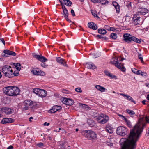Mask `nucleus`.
Returning <instances> with one entry per match:
<instances>
[{"label":"nucleus","instance_id":"nucleus-1","mask_svg":"<svg viewBox=\"0 0 149 149\" xmlns=\"http://www.w3.org/2000/svg\"><path fill=\"white\" fill-rule=\"evenodd\" d=\"M4 93L9 96H16L19 94L20 90L16 87L10 86L3 88Z\"/></svg>","mask_w":149,"mask_h":149},{"label":"nucleus","instance_id":"nucleus-2","mask_svg":"<svg viewBox=\"0 0 149 149\" xmlns=\"http://www.w3.org/2000/svg\"><path fill=\"white\" fill-rule=\"evenodd\" d=\"M124 40L128 43H132L133 41L136 43L140 44L141 42V40L138 39L136 37L132 36V35L128 33H125L123 35Z\"/></svg>","mask_w":149,"mask_h":149},{"label":"nucleus","instance_id":"nucleus-3","mask_svg":"<svg viewBox=\"0 0 149 149\" xmlns=\"http://www.w3.org/2000/svg\"><path fill=\"white\" fill-rule=\"evenodd\" d=\"M11 68V66L8 65H4L2 67V72L6 77L8 78L13 77V71Z\"/></svg>","mask_w":149,"mask_h":149},{"label":"nucleus","instance_id":"nucleus-4","mask_svg":"<svg viewBox=\"0 0 149 149\" xmlns=\"http://www.w3.org/2000/svg\"><path fill=\"white\" fill-rule=\"evenodd\" d=\"M82 133L84 134L86 138L88 140L95 139L97 137L96 133L91 130H84L82 132Z\"/></svg>","mask_w":149,"mask_h":149},{"label":"nucleus","instance_id":"nucleus-5","mask_svg":"<svg viewBox=\"0 0 149 149\" xmlns=\"http://www.w3.org/2000/svg\"><path fill=\"white\" fill-rule=\"evenodd\" d=\"M118 60L117 58L113 57L111 60L110 62L113 64H114L116 67L120 69L123 72H125L126 69L123 65L118 62Z\"/></svg>","mask_w":149,"mask_h":149},{"label":"nucleus","instance_id":"nucleus-6","mask_svg":"<svg viewBox=\"0 0 149 149\" xmlns=\"http://www.w3.org/2000/svg\"><path fill=\"white\" fill-rule=\"evenodd\" d=\"M98 122L102 124L106 123L109 120L108 116L105 114L101 113L97 118Z\"/></svg>","mask_w":149,"mask_h":149},{"label":"nucleus","instance_id":"nucleus-7","mask_svg":"<svg viewBox=\"0 0 149 149\" xmlns=\"http://www.w3.org/2000/svg\"><path fill=\"white\" fill-rule=\"evenodd\" d=\"M143 20L142 21L141 20L140 17L138 16L137 14L133 15L132 20V24L134 25H141L143 24Z\"/></svg>","mask_w":149,"mask_h":149},{"label":"nucleus","instance_id":"nucleus-8","mask_svg":"<svg viewBox=\"0 0 149 149\" xmlns=\"http://www.w3.org/2000/svg\"><path fill=\"white\" fill-rule=\"evenodd\" d=\"M33 92L38 96L43 97H45L47 95V91L38 88L33 89Z\"/></svg>","mask_w":149,"mask_h":149},{"label":"nucleus","instance_id":"nucleus-9","mask_svg":"<svg viewBox=\"0 0 149 149\" xmlns=\"http://www.w3.org/2000/svg\"><path fill=\"white\" fill-rule=\"evenodd\" d=\"M127 129L125 127L120 126L117 128L116 133L118 135L123 136L127 134Z\"/></svg>","mask_w":149,"mask_h":149},{"label":"nucleus","instance_id":"nucleus-10","mask_svg":"<svg viewBox=\"0 0 149 149\" xmlns=\"http://www.w3.org/2000/svg\"><path fill=\"white\" fill-rule=\"evenodd\" d=\"M30 100H25L22 103L21 106V109L22 111L28 110L30 104Z\"/></svg>","mask_w":149,"mask_h":149},{"label":"nucleus","instance_id":"nucleus-11","mask_svg":"<svg viewBox=\"0 0 149 149\" xmlns=\"http://www.w3.org/2000/svg\"><path fill=\"white\" fill-rule=\"evenodd\" d=\"M12 113V109L10 108L3 107L0 109V113L10 114Z\"/></svg>","mask_w":149,"mask_h":149},{"label":"nucleus","instance_id":"nucleus-12","mask_svg":"<svg viewBox=\"0 0 149 149\" xmlns=\"http://www.w3.org/2000/svg\"><path fill=\"white\" fill-rule=\"evenodd\" d=\"M3 52L4 54L3 55V57H7L8 56V55H12L15 56L16 54L15 52L8 50H5Z\"/></svg>","mask_w":149,"mask_h":149},{"label":"nucleus","instance_id":"nucleus-13","mask_svg":"<svg viewBox=\"0 0 149 149\" xmlns=\"http://www.w3.org/2000/svg\"><path fill=\"white\" fill-rule=\"evenodd\" d=\"M33 57L37 58L38 61L42 62H45L47 60L45 57L38 55L35 54L33 56Z\"/></svg>","mask_w":149,"mask_h":149},{"label":"nucleus","instance_id":"nucleus-14","mask_svg":"<svg viewBox=\"0 0 149 149\" xmlns=\"http://www.w3.org/2000/svg\"><path fill=\"white\" fill-rule=\"evenodd\" d=\"M14 120L11 118H4L2 120L1 123V124H6L8 123H11L13 122Z\"/></svg>","mask_w":149,"mask_h":149},{"label":"nucleus","instance_id":"nucleus-15","mask_svg":"<svg viewBox=\"0 0 149 149\" xmlns=\"http://www.w3.org/2000/svg\"><path fill=\"white\" fill-rule=\"evenodd\" d=\"M138 13L142 15H145L148 13V10L146 8L142 7L139 8L138 9Z\"/></svg>","mask_w":149,"mask_h":149},{"label":"nucleus","instance_id":"nucleus-16","mask_svg":"<svg viewBox=\"0 0 149 149\" xmlns=\"http://www.w3.org/2000/svg\"><path fill=\"white\" fill-rule=\"evenodd\" d=\"M56 60L57 62L61 65L65 66H67L65 60L61 58L60 57H57L56 58Z\"/></svg>","mask_w":149,"mask_h":149},{"label":"nucleus","instance_id":"nucleus-17","mask_svg":"<svg viewBox=\"0 0 149 149\" xmlns=\"http://www.w3.org/2000/svg\"><path fill=\"white\" fill-rule=\"evenodd\" d=\"M88 25L90 29H92L93 30H96L97 29V26L96 24L93 22H89L88 24Z\"/></svg>","mask_w":149,"mask_h":149},{"label":"nucleus","instance_id":"nucleus-18","mask_svg":"<svg viewBox=\"0 0 149 149\" xmlns=\"http://www.w3.org/2000/svg\"><path fill=\"white\" fill-rule=\"evenodd\" d=\"M112 4L116 9V13H119L120 11V6L116 1H113L112 2Z\"/></svg>","mask_w":149,"mask_h":149},{"label":"nucleus","instance_id":"nucleus-19","mask_svg":"<svg viewBox=\"0 0 149 149\" xmlns=\"http://www.w3.org/2000/svg\"><path fill=\"white\" fill-rule=\"evenodd\" d=\"M96 37L99 39H101V40L103 41H109V38L106 36H104L102 35H97Z\"/></svg>","mask_w":149,"mask_h":149},{"label":"nucleus","instance_id":"nucleus-20","mask_svg":"<svg viewBox=\"0 0 149 149\" xmlns=\"http://www.w3.org/2000/svg\"><path fill=\"white\" fill-rule=\"evenodd\" d=\"M30 101L29 108H31L33 110H34L37 107V104L36 102H33L31 100H30Z\"/></svg>","mask_w":149,"mask_h":149},{"label":"nucleus","instance_id":"nucleus-21","mask_svg":"<svg viewBox=\"0 0 149 149\" xmlns=\"http://www.w3.org/2000/svg\"><path fill=\"white\" fill-rule=\"evenodd\" d=\"M120 95L124 97H126L127 100L130 101H131L134 104H136L135 101L133 100V99L131 97L123 93H120Z\"/></svg>","mask_w":149,"mask_h":149},{"label":"nucleus","instance_id":"nucleus-22","mask_svg":"<svg viewBox=\"0 0 149 149\" xmlns=\"http://www.w3.org/2000/svg\"><path fill=\"white\" fill-rule=\"evenodd\" d=\"M31 72L35 75H40V70L38 68L34 69L31 71Z\"/></svg>","mask_w":149,"mask_h":149},{"label":"nucleus","instance_id":"nucleus-23","mask_svg":"<svg viewBox=\"0 0 149 149\" xmlns=\"http://www.w3.org/2000/svg\"><path fill=\"white\" fill-rule=\"evenodd\" d=\"M95 88L98 90L102 92H104L105 90V88L104 87L100 85H96L95 86Z\"/></svg>","mask_w":149,"mask_h":149},{"label":"nucleus","instance_id":"nucleus-24","mask_svg":"<svg viewBox=\"0 0 149 149\" xmlns=\"http://www.w3.org/2000/svg\"><path fill=\"white\" fill-rule=\"evenodd\" d=\"M87 68L89 69H94L96 68V66L93 63H86Z\"/></svg>","mask_w":149,"mask_h":149},{"label":"nucleus","instance_id":"nucleus-25","mask_svg":"<svg viewBox=\"0 0 149 149\" xmlns=\"http://www.w3.org/2000/svg\"><path fill=\"white\" fill-rule=\"evenodd\" d=\"M63 3L68 6H70L72 4V2L70 0H63Z\"/></svg>","mask_w":149,"mask_h":149},{"label":"nucleus","instance_id":"nucleus-26","mask_svg":"<svg viewBox=\"0 0 149 149\" xmlns=\"http://www.w3.org/2000/svg\"><path fill=\"white\" fill-rule=\"evenodd\" d=\"M98 33L104 35L106 34L107 32L106 30L104 29H99L98 30Z\"/></svg>","mask_w":149,"mask_h":149},{"label":"nucleus","instance_id":"nucleus-27","mask_svg":"<svg viewBox=\"0 0 149 149\" xmlns=\"http://www.w3.org/2000/svg\"><path fill=\"white\" fill-rule=\"evenodd\" d=\"M13 65L18 71H20L21 69V65L19 63H13Z\"/></svg>","mask_w":149,"mask_h":149},{"label":"nucleus","instance_id":"nucleus-28","mask_svg":"<svg viewBox=\"0 0 149 149\" xmlns=\"http://www.w3.org/2000/svg\"><path fill=\"white\" fill-rule=\"evenodd\" d=\"M105 130L107 132L109 133H111L113 132L112 128L109 126L106 127Z\"/></svg>","mask_w":149,"mask_h":149},{"label":"nucleus","instance_id":"nucleus-29","mask_svg":"<svg viewBox=\"0 0 149 149\" xmlns=\"http://www.w3.org/2000/svg\"><path fill=\"white\" fill-rule=\"evenodd\" d=\"M91 13L92 15L95 17H96L97 19H99L100 18L97 15V12L93 10H91Z\"/></svg>","mask_w":149,"mask_h":149},{"label":"nucleus","instance_id":"nucleus-30","mask_svg":"<svg viewBox=\"0 0 149 149\" xmlns=\"http://www.w3.org/2000/svg\"><path fill=\"white\" fill-rule=\"evenodd\" d=\"M74 103V101L69 98H68V101L67 103V105H72Z\"/></svg>","mask_w":149,"mask_h":149},{"label":"nucleus","instance_id":"nucleus-31","mask_svg":"<svg viewBox=\"0 0 149 149\" xmlns=\"http://www.w3.org/2000/svg\"><path fill=\"white\" fill-rule=\"evenodd\" d=\"M53 107H54V109L56 110V112L61 109V107L60 106L55 105Z\"/></svg>","mask_w":149,"mask_h":149},{"label":"nucleus","instance_id":"nucleus-32","mask_svg":"<svg viewBox=\"0 0 149 149\" xmlns=\"http://www.w3.org/2000/svg\"><path fill=\"white\" fill-rule=\"evenodd\" d=\"M127 112L128 114L130 115V116L131 115H133L135 114L133 110L127 109Z\"/></svg>","mask_w":149,"mask_h":149},{"label":"nucleus","instance_id":"nucleus-33","mask_svg":"<svg viewBox=\"0 0 149 149\" xmlns=\"http://www.w3.org/2000/svg\"><path fill=\"white\" fill-rule=\"evenodd\" d=\"M110 37L112 39L116 40L117 37V34L114 33H112L110 35Z\"/></svg>","mask_w":149,"mask_h":149},{"label":"nucleus","instance_id":"nucleus-34","mask_svg":"<svg viewBox=\"0 0 149 149\" xmlns=\"http://www.w3.org/2000/svg\"><path fill=\"white\" fill-rule=\"evenodd\" d=\"M63 15L64 17H67L68 16L69 13L67 9L63 10Z\"/></svg>","mask_w":149,"mask_h":149},{"label":"nucleus","instance_id":"nucleus-35","mask_svg":"<svg viewBox=\"0 0 149 149\" xmlns=\"http://www.w3.org/2000/svg\"><path fill=\"white\" fill-rule=\"evenodd\" d=\"M68 99V98H63L61 99V100L63 104L66 105Z\"/></svg>","mask_w":149,"mask_h":149},{"label":"nucleus","instance_id":"nucleus-36","mask_svg":"<svg viewBox=\"0 0 149 149\" xmlns=\"http://www.w3.org/2000/svg\"><path fill=\"white\" fill-rule=\"evenodd\" d=\"M102 5L106 4L107 3H108V1L107 0H100L99 3Z\"/></svg>","mask_w":149,"mask_h":149},{"label":"nucleus","instance_id":"nucleus-37","mask_svg":"<svg viewBox=\"0 0 149 149\" xmlns=\"http://www.w3.org/2000/svg\"><path fill=\"white\" fill-rule=\"evenodd\" d=\"M138 57L139 59L140 60L141 62L142 63H143L144 62L143 60V56H142V55L141 54H140L139 53L138 54Z\"/></svg>","mask_w":149,"mask_h":149},{"label":"nucleus","instance_id":"nucleus-38","mask_svg":"<svg viewBox=\"0 0 149 149\" xmlns=\"http://www.w3.org/2000/svg\"><path fill=\"white\" fill-rule=\"evenodd\" d=\"M18 71H19L17 70L14 71L13 73V77L14 76H18L19 75V74Z\"/></svg>","mask_w":149,"mask_h":149},{"label":"nucleus","instance_id":"nucleus-39","mask_svg":"<svg viewBox=\"0 0 149 149\" xmlns=\"http://www.w3.org/2000/svg\"><path fill=\"white\" fill-rule=\"evenodd\" d=\"M126 123L128 127L130 128L132 127V125L131 123L129 120H128L127 122H126Z\"/></svg>","mask_w":149,"mask_h":149},{"label":"nucleus","instance_id":"nucleus-40","mask_svg":"<svg viewBox=\"0 0 149 149\" xmlns=\"http://www.w3.org/2000/svg\"><path fill=\"white\" fill-rule=\"evenodd\" d=\"M109 77H110L111 79H117V77L116 76L111 73L109 75Z\"/></svg>","mask_w":149,"mask_h":149},{"label":"nucleus","instance_id":"nucleus-41","mask_svg":"<svg viewBox=\"0 0 149 149\" xmlns=\"http://www.w3.org/2000/svg\"><path fill=\"white\" fill-rule=\"evenodd\" d=\"M62 92L65 94H68L70 93V91L68 90L64 89L62 90Z\"/></svg>","mask_w":149,"mask_h":149},{"label":"nucleus","instance_id":"nucleus-42","mask_svg":"<svg viewBox=\"0 0 149 149\" xmlns=\"http://www.w3.org/2000/svg\"><path fill=\"white\" fill-rule=\"evenodd\" d=\"M45 62H42L41 63V66L44 68H46L48 66V65L45 63Z\"/></svg>","mask_w":149,"mask_h":149},{"label":"nucleus","instance_id":"nucleus-43","mask_svg":"<svg viewBox=\"0 0 149 149\" xmlns=\"http://www.w3.org/2000/svg\"><path fill=\"white\" fill-rule=\"evenodd\" d=\"M141 75L143 76V77H146L147 76V74L146 72H142L141 71Z\"/></svg>","mask_w":149,"mask_h":149},{"label":"nucleus","instance_id":"nucleus-44","mask_svg":"<svg viewBox=\"0 0 149 149\" xmlns=\"http://www.w3.org/2000/svg\"><path fill=\"white\" fill-rule=\"evenodd\" d=\"M49 111L51 113H54L56 112V110L54 109V107H53L51 109L49 110Z\"/></svg>","mask_w":149,"mask_h":149},{"label":"nucleus","instance_id":"nucleus-45","mask_svg":"<svg viewBox=\"0 0 149 149\" xmlns=\"http://www.w3.org/2000/svg\"><path fill=\"white\" fill-rule=\"evenodd\" d=\"M75 91L77 92L81 93L82 90L81 89L79 88H77L75 89Z\"/></svg>","mask_w":149,"mask_h":149},{"label":"nucleus","instance_id":"nucleus-46","mask_svg":"<svg viewBox=\"0 0 149 149\" xmlns=\"http://www.w3.org/2000/svg\"><path fill=\"white\" fill-rule=\"evenodd\" d=\"M132 71L133 72L136 74L137 72H138V70L135 68H132Z\"/></svg>","mask_w":149,"mask_h":149},{"label":"nucleus","instance_id":"nucleus-47","mask_svg":"<svg viewBox=\"0 0 149 149\" xmlns=\"http://www.w3.org/2000/svg\"><path fill=\"white\" fill-rule=\"evenodd\" d=\"M104 73H105L106 75L108 77L109 76V75L111 74L109 72L107 71H104Z\"/></svg>","mask_w":149,"mask_h":149},{"label":"nucleus","instance_id":"nucleus-48","mask_svg":"<svg viewBox=\"0 0 149 149\" xmlns=\"http://www.w3.org/2000/svg\"><path fill=\"white\" fill-rule=\"evenodd\" d=\"M37 145L39 147H41L43 146V143L42 142H40L37 144Z\"/></svg>","mask_w":149,"mask_h":149},{"label":"nucleus","instance_id":"nucleus-49","mask_svg":"<svg viewBox=\"0 0 149 149\" xmlns=\"http://www.w3.org/2000/svg\"><path fill=\"white\" fill-rule=\"evenodd\" d=\"M71 13L72 15L73 16H75V12L74 10L73 9H71Z\"/></svg>","mask_w":149,"mask_h":149},{"label":"nucleus","instance_id":"nucleus-50","mask_svg":"<svg viewBox=\"0 0 149 149\" xmlns=\"http://www.w3.org/2000/svg\"><path fill=\"white\" fill-rule=\"evenodd\" d=\"M106 29L108 30L112 31H114L116 30L113 27H110L109 29Z\"/></svg>","mask_w":149,"mask_h":149},{"label":"nucleus","instance_id":"nucleus-51","mask_svg":"<svg viewBox=\"0 0 149 149\" xmlns=\"http://www.w3.org/2000/svg\"><path fill=\"white\" fill-rule=\"evenodd\" d=\"M120 116L123 117L122 119L123 120H124L126 122V123L127 122L128 120L126 118H125L124 116L122 115H120Z\"/></svg>","mask_w":149,"mask_h":149},{"label":"nucleus","instance_id":"nucleus-52","mask_svg":"<svg viewBox=\"0 0 149 149\" xmlns=\"http://www.w3.org/2000/svg\"><path fill=\"white\" fill-rule=\"evenodd\" d=\"M65 142L63 143V144L61 145V147L63 149H65L66 148V146H64V145L65 144Z\"/></svg>","mask_w":149,"mask_h":149},{"label":"nucleus","instance_id":"nucleus-53","mask_svg":"<svg viewBox=\"0 0 149 149\" xmlns=\"http://www.w3.org/2000/svg\"><path fill=\"white\" fill-rule=\"evenodd\" d=\"M126 6L128 8L130 7L131 6V2L127 3Z\"/></svg>","mask_w":149,"mask_h":149},{"label":"nucleus","instance_id":"nucleus-54","mask_svg":"<svg viewBox=\"0 0 149 149\" xmlns=\"http://www.w3.org/2000/svg\"><path fill=\"white\" fill-rule=\"evenodd\" d=\"M61 5L62 6V9L63 10L67 9L64 6V4H62Z\"/></svg>","mask_w":149,"mask_h":149},{"label":"nucleus","instance_id":"nucleus-55","mask_svg":"<svg viewBox=\"0 0 149 149\" xmlns=\"http://www.w3.org/2000/svg\"><path fill=\"white\" fill-rule=\"evenodd\" d=\"M0 40L3 43V44H4V45H5V42L3 38H1Z\"/></svg>","mask_w":149,"mask_h":149},{"label":"nucleus","instance_id":"nucleus-56","mask_svg":"<svg viewBox=\"0 0 149 149\" xmlns=\"http://www.w3.org/2000/svg\"><path fill=\"white\" fill-rule=\"evenodd\" d=\"M94 3L97 2L99 3L100 0H90Z\"/></svg>","mask_w":149,"mask_h":149},{"label":"nucleus","instance_id":"nucleus-57","mask_svg":"<svg viewBox=\"0 0 149 149\" xmlns=\"http://www.w3.org/2000/svg\"><path fill=\"white\" fill-rule=\"evenodd\" d=\"M145 120L146 123H149V118H148V117H146L145 118Z\"/></svg>","mask_w":149,"mask_h":149},{"label":"nucleus","instance_id":"nucleus-58","mask_svg":"<svg viewBox=\"0 0 149 149\" xmlns=\"http://www.w3.org/2000/svg\"><path fill=\"white\" fill-rule=\"evenodd\" d=\"M141 70H138V72H137L136 74L141 75Z\"/></svg>","mask_w":149,"mask_h":149},{"label":"nucleus","instance_id":"nucleus-59","mask_svg":"<svg viewBox=\"0 0 149 149\" xmlns=\"http://www.w3.org/2000/svg\"><path fill=\"white\" fill-rule=\"evenodd\" d=\"M13 148V147L12 146L10 145V146H9L8 148H7V149H12Z\"/></svg>","mask_w":149,"mask_h":149},{"label":"nucleus","instance_id":"nucleus-60","mask_svg":"<svg viewBox=\"0 0 149 149\" xmlns=\"http://www.w3.org/2000/svg\"><path fill=\"white\" fill-rule=\"evenodd\" d=\"M49 125V123H47V122H45L44 123V125H45H45L48 126Z\"/></svg>","mask_w":149,"mask_h":149},{"label":"nucleus","instance_id":"nucleus-61","mask_svg":"<svg viewBox=\"0 0 149 149\" xmlns=\"http://www.w3.org/2000/svg\"><path fill=\"white\" fill-rule=\"evenodd\" d=\"M146 102V100H143L142 101V103L143 104H146L145 103V102Z\"/></svg>","mask_w":149,"mask_h":149},{"label":"nucleus","instance_id":"nucleus-62","mask_svg":"<svg viewBox=\"0 0 149 149\" xmlns=\"http://www.w3.org/2000/svg\"><path fill=\"white\" fill-rule=\"evenodd\" d=\"M64 18H65V19L68 21V20H69V19L68 18V17H64Z\"/></svg>","mask_w":149,"mask_h":149},{"label":"nucleus","instance_id":"nucleus-63","mask_svg":"<svg viewBox=\"0 0 149 149\" xmlns=\"http://www.w3.org/2000/svg\"><path fill=\"white\" fill-rule=\"evenodd\" d=\"M146 98L147 100L149 101V94L147 95Z\"/></svg>","mask_w":149,"mask_h":149},{"label":"nucleus","instance_id":"nucleus-64","mask_svg":"<svg viewBox=\"0 0 149 149\" xmlns=\"http://www.w3.org/2000/svg\"><path fill=\"white\" fill-rule=\"evenodd\" d=\"M146 87H149V84H146Z\"/></svg>","mask_w":149,"mask_h":149}]
</instances>
